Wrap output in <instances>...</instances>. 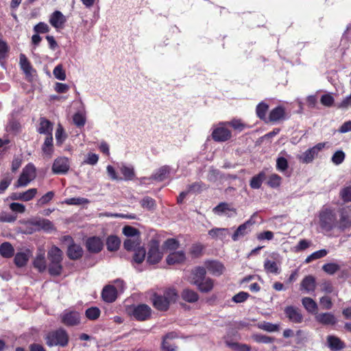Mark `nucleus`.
Instances as JSON below:
<instances>
[{
	"label": "nucleus",
	"instance_id": "obj_1",
	"mask_svg": "<svg viewBox=\"0 0 351 351\" xmlns=\"http://www.w3.org/2000/svg\"><path fill=\"white\" fill-rule=\"evenodd\" d=\"M178 297V293L173 289L165 290L162 295L154 293L152 300L155 308L160 311H166L171 304L176 302Z\"/></svg>",
	"mask_w": 351,
	"mask_h": 351
},
{
	"label": "nucleus",
	"instance_id": "obj_2",
	"mask_svg": "<svg viewBox=\"0 0 351 351\" xmlns=\"http://www.w3.org/2000/svg\"><path fill=\"white\" fill-rule=\"evenodd\" d=\"M319 224L325 231H330L337 227V219L336 213L333 209L324 208L319 215Z\"/></svg>",
	"mask_w": 351,
	"mask_h": 351
},
{
	"label": "nucleus",
	"instance_id": "obj_3",
	"mask_svg": "<svg viewBox=\"0 0 351 351\" xmlns=\"http://www.w3.org/2000/svg\"><path fill=\"white\" fill-rule=\"evenodd\" d=\"M46 343L49 346H64L68 343L69 337L66 332L63 329H58L49 332L46 338Z\"/></svg>",
	"mask_w": 351,
	"mask_h": 351
},
{
	"label": "nucleus",
	"instance_id": "obj_4",
	"mask_svg": "<svg viewBox=\"0 0 351 351\" xmlns=\"http://www.w3.org/2000/svg\"><path fill=\"white\" fill-rule=\"evenodd\" d=\"M36 175L35 167L32 164H28L23 168L19 180L15 183V187L26 186L35 179Z\"/></svg>",
	"mask_w": 351,
	"mask_h": 351
},
{
	"label": "nucleus",
	"instance_id": "obj_5",
	"mask_svg": "<svg viewBox=\"0 0 351 351\" xmlns=\"http://www.w3.org/2000/svg\"><path fill=\"white\" fill-rule=\"evenodd\" d=\"M326 143H319L313 147L306 149L301 155L298 156V159L302 163L308 164L317 157L319 153L325 147Z\"/></svg>",
	"mask_w": 351,
	"mask_h": 351
},
{
	"label": "nucleus",
	"instance_id": "obj_6",
	"mask_svg": "<svg viewBox=\"0 0 351 351\" xmlns=\"http://www.w3.org/2000/svg\"><path fill=\"white\" fill-rule=\"evenodd\" d=\"M163 256L159 249V243L156 240H152L149 244L147 252V262L150 264H156L160 261Z\"/></svg>",
	"mask_w": 351,
	"mask_h": 351
},
{
	"label": "nucleus",
	"instance_id": "obj_7",
	"mask_svg": "<svg viewBox=\"0 0 351 351\" xmlns=\"http://www.w3.org/2000/svg\"><path fill=\"white\" fill-rule=\"evenodd\" d=\"M132 314L136 320L145 321L151 317L152 308L145 304H138L133 307Z\"/></svg>",
	"mask_w": 351,
	"mask_h": 351
},
{
	"label": "nucleus",
	"instance_id": "obj_8",
	"mask_svg": "<svg viewBox=\"0 0 351 351\" xmlns=\"http://www.w3.org/2000/svg\"><path fill=\"white\" fill-rule=\"evenodd\" d=\"M276 257L271 259L266 258L264 262V269L267 274H273L278 275L280 273L281 262L278 258V256L274 254Z\"/></svg>",
	"mask_w": 351,
	"mask_h": 351
},
{
	"label": "nucleus",
	"instance_id": "obj_9",
	"mask_svg": "<svg viewBox=\"0 0 351 351\" xmlns=\"http://www.w3.org/2000/svg\"><path fill=\"white\" fill-rule=\"evenodd\" d=\"M61 322L66 326H75L80 322V313L76 311H65L61 315Z\"/></svg>",
	"mask_w": 351,
	"mask_h": 351
},
{
	"label": "nucleus",
	"instance_id": "obj_10",
	"mask_svg": "<svg viewBox=\"0 0 351 351\" xmlns=\"http://www.w3.org/2000/svg\"><path fill=\"white\" fill-rule=\"evenodd\" d=\"M32 256V251L28 248L22 250L21 252H16L14 256V263L18 267L25 266Z\"/></svg>",
	"mask_w": 351,
	"mask_h": 351
},
{
	"label": "nucleus",
	"instance_id": "obj_11",
	"mask_svg": "<svg viewBox=\"0 0 351 351\" xmlns=\"http://www.w3.org/2000/svg\"><path fill=\"white\" fill-rule=\"evenodd\" d=\"M255 215L256 214H254L249 220L238 227L232 237L234 241H237L239 237L245 236L250 231V227L255 223L252 219Z\"/></svg>",
	"mask_w": 351,
	"mask_h": 351
},
{
	"label": "nucleus",
	"instance_id": "obj_12",
	"mask_svg": "<svg viewBox=\"0 0 351 351\" xmlns=\"http://www.w3.org/2000/svg\"><path fill=\"white\" fill-rule=\"evenodd\" d=\"M213 212L218 215H225L228 217H232L237 215V209L226 202H221L215 206L213 208Z\"/></svg>",
	"mask_w": 351,
	"mask_h": 351
},
{
	"label": "nucleus",
	"instance_id": "obj_13",
	"mask_svg": "<svg viewBox=\"0 0 351 351\" xmlns=\"http://www.w3.org/2000/svg\"><path fill=\"white\" fill-rule=\"evenodd\" d=\"M69 169V159L66 157H60L55 160L52 170L55 173H65Z\"/></svg>",
	"mask_w": 351,
	"mask_h": 351
},
{
	"label": "nucleus",
	"instance_id": "obj_14",
	"mask_svg": "<svg viewBox=\"0 0 351 351\" xmlns=\"http://www.w3.org/2000/svg\"><path fill=\"white\" fill-rule=\"evenodd\" d=\"M36 189H30L22 193H12L10 198L12 200H22L28 202L32 199L37 194Z\"/></svg>",
	"mask_w": 351,
	"mask_h": 351
},
{
	"label": "nucleus",
	"instance_id": "obj_15",
	"mask_svg": "<svg viewBox=\"0 0 351 351\" xmlns=\"http://www.w3.org/2000/svg\"><path fill=\"white\" fill-rule=\"evenodd\" d=\"M212 136L215 141L223 142L230 138L231 132L224 127H218L213 131Z\"/></svg>",
	"mask_w": 351,
	"mask_h": 351
},
{
	"label": "nucleus",
	"instance_id": "obj_16",
	"mask_svg": "<svg viewBox=\"0 0 351 351\" xmlns=\"http://www.w3.org/2000/svg\"><path fill=\"white\" fill-rule=\"evenodd\" d=\"M285 313L289 319L293 323H301L303 320V316L300 310L293 306L286 307Z\"/></svg>",
	"mask_w": 351,
	"mask_h": 351
},
{
	"label": "nucleus",
	"instance_id": "obj_17",
	"mask_svg": "<svg viewBox=\"0 0 351 351\" xmlns=\"http://www.w3.org/2000/svg\"><path fill=\"white\" fill-rule=\"evenodd\" d=\"M66 17L58 10L53 12L49 17V23L55 28H62L66 23Z\"/></svg>",
	"mask_w": 351,
	"mask_h": 351
},
{
	"label": "nucleus",
	"instance_id": "obj_18",
	"mask_svg": "<svg viewBox=\"0 0 351 351\" xmlns=\"http://www.w3.org/2000/svg\"><path fill=\"white\" fill-rule=\"evenodd\" d=\"M86 247L90 252L98 253L103 248V241L99 237H93L87 239Z\"/></svg>",
	"mask_w": 351,
	"mask_h": 351
},
{
	"label": "nucleus",
	"instance_id": "obj_19",
	"mask_svg": "<svg viewBox=\"0 0 351 351\" xmlns=\"http://www.w3.org/2000/svg\"><path fill=\"white\" fill-rule=\"evenodd\" d=\"M315 319L323 325H335L337 323V319L332 313H317Z\"/></svg>",
	"mask_w": 351,
	"mask_h": 351
},
{
	"label": "nucleus",
	"instance_id": "obj_20",
	"mask_svg": "<svg viewBox=\"0 0 351 351\" xmlns=\"http://www.w3.org/2000/svg\"><path fill=\"white\" fill-rule=\"evenodd\" d=\"M118 291L113 285H106L103 289L101 296L103 300L106 302H114L117 297Z\"/></svg>",
	"mask_w": 351,
	"mask_h": 351
},
{
	"label": "nucleus",
	"instance_id": "obj_21",
	"mask_svg": "<svg viewBox=\"0 0 351 351\" xmlns=\"http://www.w3.org/2000/svg\"><path fill=\"white\" fill-rule=\"evenodd\" d=\"M205 266L208 271L215 276L221 275L225 269L222 263L215 261H206Z\"/></svg>",
	"mask_w": 351,
	"mask_h": 351
},
{
	"label": "nucleus",
	"instance_id": "obj_22",
	"mask_svg": "<svg viewBox=\"0 0 351 351\" xmlns=\"http://www.w3.org/2000/svg\"><path fill=\"white\" fill-rule=\"evenodd\" d=\"M178 335L174 332L167 333L162 339V349L164 351H176L177 346L171 343V341L177 338Z\"/></svg>",
	"mask_w": 351,
	"mask_h": 351
},
{
	"label": "nucleus",
	"instance_id": "obj_23",
	"mask_svg": "<svg viewBox=\"0 0 351 351\" xmlns=\"http://www.w3.org/2000/svg\"><path fill=\"white\" fill-rule=\"evenodd\" d=\"M206 271L204 267H195L191 273V283L197 285L206 278Z\"/></svg>",
	"mask_w": 351,
	"mask_h": 351
},
{
	"label": "nucleus",
	"instance_id": "obj_24",
	"mask_svg": "<svg viewBox=\"0 0 351 351\" xmlns=\"http://www.w3.org/2000/svg\"><path fill=\"white\" fill-rule=\"evenodd\" d=\"M186 259L185 253L183 251H176L170 253L166 258L168 265L180 264L184 262Z\"/></svg>",
	"mask_w": 351,
	"mask_h": 351
},
{
	"label": "nucleus",
	"instance_id": "obj_25",
	"mask_svg": "<svg viewBox=\"0 0 351 351\" xmlns=\"http://www.w3.org/2000/svg\"><path fill=\"white\" fill-rule=\"evenodd\" d=\"M315 278L311 275H308L304 277L300 284V290H304L306 293L313 292L315 289Z\"/></svg>",
	"mask_w": 351,
	"mask_h": 351
},
{
	"label": "nucleus",
	"instance_id": "obj_26",
	"mask_svg": "<svg viewBox=\"0 0 351 351\" xmlns=\"http://www.w3.org/2000/svg\"><path fill=\"white\" fill-rule=\"evenodd\" d=\"M67 255L70 259L77 260L83 255V250L80 245L72 243L67 249Z\"/></svg>",
	"mask_w": 351,
	"mask_h": 351
},
{
	"label": "nucleus",
	"instance_id": "obj_27",
	"mask_svg": "<svg viewBox=\"0 0 351 351\" xmlns=\"http://www.w3.org/2000/svg\"><path fill=\"white\" fill-rule=\"evenodd\" d=\"M327 343L329 348L332 351L340 350L345 348V343L337 337L328 335L327 337Z\"/></svg>",
	"mask_w": 351,
	"mask_h": 351
},
{
	"label": "nucleus",
	"instance_id": "obj_28",
	"mask_svg": "<svg viewBox=\"0 0 351 351\" xmlns=\"http://www.w3.org/2000/svg\"><path fill=\"white\" fill-rule=\"evenodd\" d=\"M34 267L38 269V271L43 272L46 269L47 265L45 261V252L40 250L33 262Z\"/></svg>",
	"mask_w": 351,
	"mask_h": 351
},
{
	"label": "nucleus",
	"instance_id": "obj_29",
	"mask_svg": "<svg viewBox=\"0 0 351 351\" xmlns=\"http://www.w3.org/2000/svg\"><path fill=\"white\" fill-rule=\"evenodd\" d=\"M230 234L229 229L215 228L208 231V235L213 239H220L221 241L226 239Z\"/></svg>",
	"mask_w": 351,
	"mask_h": 351
},
{
	"label": "nucleus",
	"instance_id": "obj_30",
	"mask_svg": "<svg viewBox=\"0 0 351 351\" xmlns=\"http://www.w3.org/2000/svg\"><path fill=\"white\" fill-rule=\"evenodd\" d=\"M48 258L49 262L62 263L63 252L56 246H53L48 252Z\"/></svg>",
	"mask_w": 351,
	"mask_h": 351
},
{
	"label": "nucleus",
	"instance_id": "obj_31",
	"mask_svg": "<svg viewBox=\"0 0 351 351\" xmlns=\"http://www.w3.org/2000/svg\"><path fill=\"white\" fill-rule=\"evenodd\" d=\"M302 304L304 308L310 313L316 314L317 313V304L314 300L309 297H304L302 299Z\"/></svg>",
	"mask_w": 351,
	"mask_h": 351
},
{
	"label": "nucleus",
	"instance_id": "obj_32",
	"mask_svg": "<svg viewBox=\"0 0 351 351\" xmlns=\"http://www.w3.org/2000/svg\"><path fill=\"white\" fill-rule=\"evenodd\" d=\"M200 292L208 293L211 291L214 287V280L210 278H205L204 280L196 285Z\"/></svg>",
	"mask_w": 351,
	"mask_h": 351
},
{
	"label": "nucleus",
	"instance_id": "obj_33",
	"mask_svg": "<svg viewBox=\"0 0 351 351\" xmlns=\"http://www.w3.org/2000/svg\"><path fill=\"white\" fill-rule=\"evenodd\" d=\"M182 298L189 303H194L199 300V295L195 291L185 289L182 291L181 294Z\"/></svg>",
	"mask_w": 351,
	"mask_h": 351
},
{
	"label": "nucleus",
	"instance_id": "obj_34",
	"mask_svg": "<svg viewBox=\"0 0 351 351\" xmlns=\"http://www.w3.org/2000/svg\"><path fill=\"white\" fill-rule=\"evenodd\" d=\"M285 115V109L281 106L274 108L269 113V119L270 121L276 122L284 119Z\"/></svg>",
	"mask_w": 351,
	"mask_h": 351
},
{
	"label": "nucleus",
	"instance_id": "obj_35",
	"mask_svg": "<svg viewBox=\"0 0 351 351\" xmlns=\"http://www.w3.org/2000/svg\"><path fill=\"white\" fill-rule=\"evenodd\" d=\"M53 130L52 123L45 118H41L40 121V126L38 128V132L40 134H48V136L52 135L51 132Z\"/></svg>",
	"mask_w": 351,
	"mask_h": 351
},
{
	"label": "nucleus",
	"instance_id": "obj_36",
	"mask_svg": "<svg viewBox=\"0 0 351 351\" xmlns=\"http://www.w3.org/2000/svg\"><path fill=\"white\" fill-rule=\"evenodd\" d=\"M140 245V237L127 239L123 243L125 249L128 251L135 250L137 247H141Z\"/></svg>",
	"mask_w": 351,
	"mask_h": 351
},
{
	"label": "nucleus",
	"instance_id": "obj_37",
	"mask_svg": "<svg viewBox=\"0 0 351 351\" xmlns=\"http://www.w3.org/2000/svg\"><path fill=\"white\" fill-rule=\"evenodd\" d=\"M14 249L9 242H4L0 245V254L3 258H11L14 255Z\"/></svg>",
	"mask_w": 351,
	"mask_h": 351
},
{
	"label": "nucleus",
	"instance_id": "obj_38",
	"mask_svg": "<svg viewBox=\"0 0 351 351\" xmlns=\"http://www.w3.org/2000/svg\"><path fill=\"white\" fill-rule=\"evenodd\" d=\"M43 153L47 156L50 157L53 152V136L52 135L47 136L42 146Z\"/></svg>",
	"mask_w": 351,
	"mask_h": 351
},
{
	"label": "nucleus",
	"instance_id": "obj_39",
	"mask_svg": "<svg viewBox=\"0 0 351 351\" xmlns=\"http://www.w3.org/2000/svg\"><path fill=\"white\" fill-rule=\"evenodd\" d=\"M337 227L343 231L351 227V217L347 215L341 214L340 219L337 221Z\"/></svg>",
	"mask_w": 351,
	"mask_h": 351
},
{
	"label": "nucleus",
	"instance_id": "obj_40",
	"mask_svg": "<svg viewBox=\"0 0 351 351\" xmlns=\"http://www.w3.org/2000/svg\"><path fill=\"white\" fill-rule=\"evenodd\" d=\"M265 178V173L260 172L258 174L252 178L250 183V187L254 189H260Z\"/></svg>",
	"mask_w": 351,
	"mask_h": 351
},
{
	"label": "nucleus",
	"instance_id": "obj_41",
	"mask_svg": "<svg viewBox=\"0 0 351 351\" xmlns=\"http://www.w3.org/2000/svg\"><path fill=\"white\" fill-rule=\"evenodd\" d=\"M121 243L120 239L116 236H110L106 241L107 249L109 251H116L119 248Z\"/></svg>",
	"mask_w": 351,
	"mask_h": 351
},
{
	"label": "nucleus",
	"instance_id": "obj_42",
	"mask_svg": "<svg viewBox=\"0 0 351 351\" xmlns=\"http://www.w3.org/2000/svg\"><path fill=\"white\" fill-rule=\"evenodd\" d=\"M327 254H328V251L325 249H322V250L316 251L306 257V258L305 259V263H309L314 260L322 258L326 256Z\"/></svg>",
	"mask_w": 351,
	"mask_h": 351
},
{
	"label": "nucleus",
	"instance_id": "obj_43",
	"mask_svg": "<svg viewBox=\"0 0 351 351\" xmlns=\"http://www.w3.org/2000/svg\"><path fill=\"white\" fill-rule=\"evenodd\" d=\"M169 173V169L167 166L160 167L153 176L154 180L162 181L167 178Z\"/></svg>",
	"mask_w": 351,
	"mask_h": 351
},
{
	"label": "nucleus",
	"instance_id": "obj_44",
	"mask_svg": "<svg viewBox=\"0 0 351 351\" xmlns=\"http://www.w3.org/2000/svg\"><path fill=\"white\" fill-rule=\"evenodd\" d=\"M62 270L61 263L59 262H49V272L52 276L60 275Z\"/></svg>",
	"mask_w": 351,
	"mask_h": 351
},
{
	"label": "nucleus",
	"instance_id": "obj_45",
	"mask_svg": "<svg viewBox=\"0 0 351 351\" xmlns=\"http://www.w3.org/2000/svg\"><path fill=\"white\" fill-rule=\"evenodd\" d=\"M226 345L234 351H250V347L247 344L226 341Z\"/></svg>",
	"mask_w": 351,
	"mask_h": 351
},
{
	"label": "nucleus",
	"instance_id": "obj_46",
	"mask_svg": "<svg viewBox=\"0 0 351 351\" xmlns=\"http://www.w3.org/2000/svg\"><path fill=\"white\" fill-rule=\"evenodd\" d=\"M134 251V261L136 263H141L145 259L146 252L144 247H138Z\"/></svg>",
	"mask_w": 351,
	"mask_h": 351
},
{
	"label": "nucleus",
	"instance_id": "obj_47",
	"mask_svg": "<svg viewBox=\"0 0 351 351\" xmlns=\"http://www.w3.org/2000/svg\"><path fill=\"white\" fill-rule=\"evenodd\" d=\"M258 328L265 331L272 332L278 331L280 329V326L279 324L264 322L258 324Z\"/></svg>",
	"mask_w": 351,
	"mask_h": 351
},
{
	"label": "nucleus",
	"instance_id": "obj_48",
	"mask_svg": "<svg viewBox=\"0 0 351 351\" xmlns=\"http://www.w3.org/2000/svg\"><path fill=\"white\" fill-rule=\"evenodd\" d=\"M321 291L325 293H334L337 295V291H335L332 283L330 281L325 280L320 284Z\"/></svg>",
	"mask_w": 351,
	"mask_h": 351
},
{
	"label": "nucleus",
	"instance_id": "obj_49",
	"mask_svg": "<svg viewBox=\"0 0 351 351\" xmlns=\"http://www.w3.org/2000/svg\"><path fill=\"white\" fill-rule=\"evenodd\" d=\"M322 269L326 274L329 275H333L340 269V266L335 263H329L324 264L322 266Z\"/></svg>",
	"mask_w": 351,
	"mask_h": 351
},
{
	"label": "nucleus",
	"instance_id": "obj_50",
	"mask_svg": "<svg viewBox=\"0 0 351 351\" xmlns=\"http://www.w3.org/2000/svg\"><path fill=\"white\" fill-rule=\"evenodd\" d=\"M13 176L10 173L5 174L0 181V193H3L12 182Z\"/></svg>",
	"mask_w": 351,
	"mask_h": 351
},
{
	"label": "nucleus",
	"instance_id": "obj_51",
	"mask_svg": "<svg viewBox=\"0 0 351 351\" xmlns=\"http://www.w3.org/2000/svg\"><path fill=\"white\" fill-rule=\"evenodd\" d=\"M55 136L57 144L61 145L66 138V134L64 133V129L61 124L58 125Z\"/></svg>",
	"mask_w": 351,
	"mask_h": 351
},
{
	"label": "nucleus",
	"instance_id": "obj_52",
	"mask_svg": "<svg viewBox=\"0 0 351 351\" xmlns=\"http://www.w3.org/2000/svg\"><path fill=\"white\" fill-rule=\"evenodd\" d=\"M64 202L67 205H82L88 204L89 200L84 197H72L66 199Z\"/></svg>",
	"mask_w": 351,
	"mask_h": 351
},
{
	"label": "nucleus",
	"instance_id": "obj_53",
	"mask_svg": "<svg viewBox=\"0 0 351 351\" xmlns=\"http://www.w3.org/2000/svg\"><path fill=\"white\" fill-rule=\"evenodd\" d=\"M252 338L256 342L263 343H270L274 341V338L261 334H254Z\"/></svg>",
	"mask_w": 351,
	"mask_h": 351
},
{
	"label": "nucleus",
	"instance_id": "obj_54",
	"mask_svg": "<svg viewBox=\"0 0 351 351\" xmlns=\"http://www.w3.org/2000/svg\"><path fill=\"white\" fill-rule=\"evenodd\" d=\"M123 233L128 237L134 238L136 237H140L139 231L132 226H126L123 228Z\"/></svg>",
	"mask_w": 351,
	"mask_h": 351
},
{
	"label": "nucleus",
	"instance_id": "obj_55",
	"mask_svg": "<svg viewBox=\"0 0 351 351\" xmlns=\"http://www.w3.org/2000/svg\"><path fill=\"white\" fill-rule=\"evenodd\" d=\"M20 64L21 69L26 74H30L32 66L24 54H21L20 56Z\"/></svg>",
	"mask_w": 351,
	"mask_h": 351
},
{
	"label": "nucleus",
	"instance_id": "obj_56",
	"mask_svg": "<svg viewBox=\"0 0 351 351\" xmlns=\"http://www.w3.org/2000/svg\"><path fill=\"white\" fill-rule=\"evenodd\" d=\"M85 314L88 319L95 320L100 315V310L97 307H91L86 311Z\"/></svg>",
	"mask_w": 351,
	"mask_h": 351
},
{
	"label": "nucleus",
	"instance_id": "obj_57",
	"mask_svg": "<svg viewBox=\"0 0 351 351\" xmlns=\"http://www.w3.org/2000/svg\"><path fill=\"white\" fill-rule=\"evenodd\" d=\"M33 225L37 226L45 230H51L53 228L52 223L46 219H39L32 223Z\"/></svg>",
	"mask_w": 351,
	"mask_h": 351
},
{
	"label": "nucleus",
	"instance_id": "obj_58",
	"mask_svg": "<svg viewBox=\"0 0 351 351\" xmlns=\"http://www.w3.org/2000/svg\"><path fill=\"white\" fill-rule=\"evenodd\" d=\"M287 160L284 157H278L276 160V169L280 172H285L288 169Z\"/></svg>",
	"mask_w": 351,
	"mask_h": 351
},
{
	"label": "nucleus",
	"instance_id": "obj_59",
	"mask_svg": "<svg viewBox=\"0 0 351 351\" xmlns=\"http://www.w3.org/2000/svg\"><path fill=\"white\" fill-rule=\"evenodd\" d=\"M120 171L125 180H132L134 176V169L131 167L123 165L121 167Z\"/></svg>",
	"mask_w": 351,
	"mask_h": 351
},
{
	"label": "nucleus",
	"instance_id": "obj_60",
	"mask_svg": "<svg viewBox=\"0 0 351 351\" xmlns=\"http://www.w3.org/2000/svg\"><path fill=\"white\" fill-rule=\"evenodd\" d=\"M141 205L143 208L147 210L153 209L155 206V200L150 197H145L141 201Z\"/></svg>",
	"mask_w": 351,
	"mask_h": 351
},
{
	"label": "nucleus",
	"instance_id": "obj_61",
	"mask_svg": "<svg viewBox=\"0 0 351 351\" xmlns=\"http://www.w3.org/2000/svg\"><path fill=\"white\" fill-rule=\"evenodd\" d=\"M345 159V154L343 151L339 150L337 151L332 156V162L336 165H339L341 164Z\"/></svg>",
	"mask_w": 351,
	"mask_h": 351
},
{
	"label": "nucleus",
	"instance_id": "obj_62",
	"mask_svg": "<svg viewBox=\"0 0 351 351\" xmlns=\"http://www.w3.org/2000/svg\"><path fill=\"white\" fill-rule=\"evenodd\" d=\"M268 110V105L261 102L256 107V114L257 116L261 119H264L265 118L266 112Z\"/></svg>",
	"mask_w": 351,
	"mask_h": 351
},
{
	"label": "nucleus",
	"instance_id": "obj_63",
	"mask_svg": "<svg viewBox=\"0 0 351 351\" xmlns=\"http://www.w3.org/2000/svg\"><path fill=\"white\" fill-rule=\"evenodd\" d=\"M282 178L276 173L271 174L269 177L268 184L273 188L278 187L281 184Z\"/></svg>",
	"mask_w": 351,
	"mask_h": 351
},
{
	"label": "nucleus",
	"instance_id": "obj_64",
	"mask_svg": "<svg viewBox=\"0 0 351 351\" xmlns=\"http://www.w3.org/2000/svg\"><path fill=\"white\" fill-rule=\"evenodd\" d=\"M340 196L345 202H351V186L343 188L340 191Z\"/></svg>",
	"mask_w": 351,
	"mask_h": 351
}]
</instances>
